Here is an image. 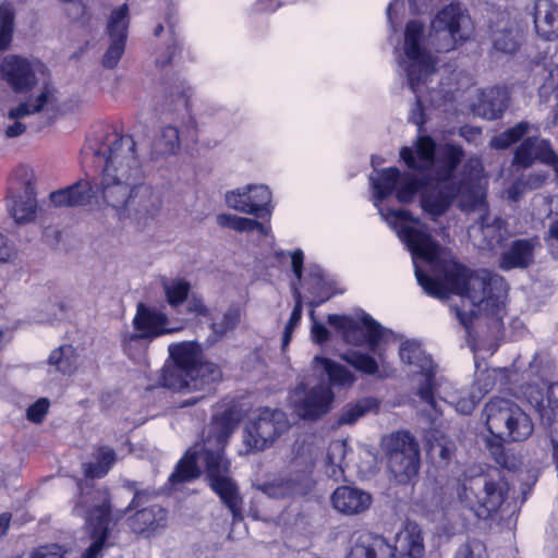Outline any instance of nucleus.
<instances>
[{
	"label": "nucleus",
	"mask_w": 558,
	"mask_h": 558,
	"mask_svg": "<svg viewBox=\"0 0 558 558\" xmlns=\"http://www.w3.org/2000/svg\"><path fill=\"white\" fill-rule=\"evenodd\" d=\"M547 407L550 412L548 415H553V421L558 416V383L548 385L546 395Z\"/></svg>",
	"instance_id": "55"
},
{
	"label": "nucleus",
	"mask_w": 558,
	"mask_h": 558,
	"mask_svg": "<svg viewBox=\"0 0 558 558\" xmlns=\"http://www.w3.org/2000/svg\"><path fill=\"white\" fill-rule=\"evenodd\" d=\"M444 146L436 147L429 136H421L416 150L403 147L401 158L411 169L427 171L422 178L413 174H400L396 168L383 170L380 177H371L376 202L384 199L395 190L401 203L413 201L417 191L423 194L430 187L438 153ZM380 216L396 231L400 240L412 254L415 276L424 291L438 299H447L451 293L462 299L463 307L453 306L460 323L468 328L472 318L478 314H493L504 303L508 286L505 279L487 270L472 271L452 259H440L439 245L432 239L425 225L413 218L408 210L384 209L375 204Z\"/></svg>",
	"instance_id": "1"
},
{
	"label": "nucleus",
	"mask_w": 558,
	"mask_h": 558,
	"mask_svg": "<svg viewBox=\"0 0 558 558\" xmlns=\"http://www.w3.org/2000/svg\"><path fill=\"white\" fill-rule=\"evenodd\" d=\"M8 120L12 121V123L8 124L4 129V134L9 138H14L23 135L26 131V124L23 122L24 118H10L9 113L7 114Z\"/></svg>",
	"instance_id": "54"
},
{
	"label": "nucleus",
	"mask_w": 558,
	"mask_h": 558,
	"mask_svg": "<svg viewBox=\"0 0 558 558\" xmlns=\"http://www.w3.org/2000/svg\"><path fill=\"white\" fill-rule=\"evenodd\" d=\"M14 252L8 239L0 233V263H8L13 257Z\"/></svg>",
	"instance_id": "56"
},
{
	"label": "nucleus",
	"mask_w": 558,
	"mask_h": 558,
	"mask_svg": "<svg viewBox=\"0 0 558 558\" xmlns=\"http://www.w3.org/2000/svg\"><path fill=\"white\" fill-rule=\"evenodd\" d=\"M302 317V302L300 298H298L295 305L292 310L290 318L284 327L283 336H282V350H284L291 341L292 333L294 328L299 324Z\"/></svg>",
	"instance_id": "49"
},
{
	"label": "nucleus",
	"mask_w": 558,
	"mask_h": 558,
	"mask_svg": "<svg viewBox=\"0 0 558 558\" xmlns=\"http://www.w3.org/2000/svg\"><path fill=\"white\" fill-rule=\"evenodd\" d=\"M547 389L548 385L544 381L539 384H529L524 388L523 393L527 402L537 411L541 417L546 422L551 423L553 415H548V412L550 411L548 410L546 401Z\"/></svg>",
	"instance_id": "36"
},
{
	"label": "nucleus",
	"mask_w": 558,
	"mask_h": 558,
	"mask_svg": "<svg viewBox=\"0 0 558 558\" xmlns=\"http://www.w3.org/2000/svg\"><path fill=\"white\" fill-rule=\"evenodd\" d=\"M49 408L47 399H39L27 409V418L34 423H40L45 418Z\"/></svg>",
	"instance_id": "50"
},
{
	"label": "nucleus",
	"mask_w": 558,
	"mask_h": 558,
	"mask_svg": "<svg viewBox=\"0 0 558 558\" xmlns=\"http://www.w3.org/2000/svg\"><path fill=\"white\" fill-rule=\"evenodd\" d=\"M425 376V381L418 388V395L427 404H435L433 387H434V376L435 368H432V374H423Z\"/></svg>",
	"instance_id": "51"
},
{
	"label": "nucleus",
	"mask_w": 558,
	"mask_h": 558,
	"mask_svg": "<svg viewBox=\"0 0 558 558\" xmlns=\"http://www.w3.org/2000/svg\"><path fill=\"white\" fill-rule=\"evenodd\" d=\"M399 354L404 363L413 367V373L430 375L432 368H435L432 359L414 341L402 342Z\"/></svg>",
	"instance_id": "30"
},
{
	"label": "nucleus",
	"mask_w": 558,
	"mask_h": 558,
	"mask_svg": "<svg viewBox=\"0 0 558 558\" xmlns=\"http://www.w3.org/2000/svg\"><path fill=\"white\" fill-rule=\"evenodd\" d=\"M486 547L480 539H468L456 553L454 558H486Z\"/></svg>",
	"instance_id": "48"
},
{
	"label": "nucleus",
	"mask_w": 558,
	"mask_h": 558,
	"mask_svg": "<svg viewBox=\"0 0 558 558\" xmlns=\"http://www.w3.org/2000/svg\"><path fill=\"white\" fill-rule=\"evenodd\" d=\"M536 161L551 166L556 171L558 155L548 140L536 135L527 136L517 148L513 156V165L524 169L533 166Z\"/></svg>",
	"instance_id": "19"
},
{
	"label": "nucleus",
	"mask_w": 558,
	"mask_h": 558,
	"mask_svg": "<svg viewBox=\"0 0 558 558\" xmlns=\"http://www.w3.org/2000/svg\"><path fill=\"white\" fill-rule=\"evenodd\" d=\"M77 352L71 344L54 349L48 359V364L63 375H72L77 368Z\"/></svg>",
	"instance_id": "34"
},
{
	"label": "nucleus",
	"mask_w": 558,
	"mask_h": 558,
	"mask_svg": "<svg viewBox=\"0 0 558 558\" xmlns=\"http://www.w3.org/2000/svg\"><path fill=\"white\" fill-rule=\"evenodd\" d=\"M490 453L495 460V462L505 469L514 468V462L508 457L505 451V448L500 444L490 445Z\"/></svg>",
	"instance_id": "52"
},
{
	"label": "nucleus",
	"mask_w": 558,
	"mask_h": 558,
	"mask_svg": "<svg viewBox=\"0 0 558 558\" xmlns=\"http://www.w3.org/2000/svg\"><path fill=\"white\" fill-rule=\"evenodd\" d=\"M271 193L265 185H247L243 190L231 191L226 194L229 207L245 214L263 217L268 214Z\"/></svg>",
	"instance_id": "18"
},
{
	"label": "nucleus",
	"mask_w": 558,
	"mask_h": 558,
	"mask_svg": "<svg viewBox=\"0 0 558 558\" xmlns=\"http://www.w3.org/2000/svg\"><path fill=\"white\" fill-rule=\"evenodd\" d=\"M335 509L344 514H359L366 511L372 504V496L360 488L338 487L331 497Z\"/></svg>",
	"instance_id": "25"
},
{
	"label": "nucleus",
	"mask_w": 558,
	"mask_h": 558,
	"mask_svg": "<svg viewBox=\"0 0 558 558\" xmlns=\"http://www.w3.org/2000/svg\"><path fill=\"white\" fill-rule=\"evenodd\" d=\"M483 416L488 432L501 440L523 441L534 430L531 417L507 398L490 399L484 407Z\"/></svg>",
	"instance_id": "8"
},
{
	"label": "nucleus",
	"mask_w": 558,
	"mask_h": 558,
	"mask_svg": "<svg viewBox=\"0 0 558 558\" xmlns=\"http://www.w3.org/2000/svg\"><path fill=\"white\" fill-rule=\"evenodd\" d=\"M167 301L171 306L182 304L190 292V283L185 280H171L163 284Z\"/></svg>",
	"instance_id": "44"
},
{
	"label": "nucleus",
	"mask_w": 558,
	"mask_h": 558,
	"mask_svg": "<svg viewBox=\"0 0 558 558\" xmlns=\"http://www.w3.org/2000/svg\"><path fill=\"white\" fill-rule=\"evenodd\" d=\"M333 398L332 390L325 383L313 387L300 383L291 393L290 400L298 416L316 421L331 410Z\"/></svg>",
	"instance_id": "13"
},
{
	"label": "nucleus",
	"mask_w": 558,
	"mask_h": 558,
	"mask_svg": "<svg viewBox=\"0 0 558 558\" xmlns=\"http://www.w3.org/2000/svg\"><path fill=\"white\" fill-rule=\"evenodd\" d=\"M392 549L395 557L424 558L425 544L422 527L415 522L408 521L404 527L397 533Z\"/></svg>",
	"instance_id": "21"
},
{
	"label": "nucleus",
	"mask_w": 558,
	"mask_h": 558,
	"mask_svg": "<svg viewBox=\"0 0 558 558\" xmlns=\"http://www.w3.org/2000/svg\"><path fill=\"white\" fill-rule=\"evenodd\" d=\"M58 111V92L53 86L45 83L24 101L10 108L9 117L26 118L33 114H41L50 122L56 118Z\"/></svg>",
	"instance_id": "15"
},
{
	"label": "nucleus",
	"mask_w": 558,
	"mask_h": 558,
	"mask_svg": "<svg viewBox=\"0 0 558 558\" xmlns=\"http://www.w3.org/2000/svg\"><path fill=\"white\" fill-rule=\"evenodd\" d=\"M506 107V94L500 89L492 88L482 94L478 102L474 106V111L487 120H495L501 117Z\"/></svg>",
	"instance_id": "28"
},
{
	"label": "nucleus",
	"mask_w": 558,
	"mask_h": 558,
	"mask_svg": "<svg viewBox=\"0 0 558 558\" xmlns=\"http://www.w3.org/2000/svg\"><path fill=\"white\" fill-rule=\"evenodd\" d=\"M547 179V175L544 174V173H536V174H531L529 175V178L526 179V182L525 184L530 187V189H537L539 186L543 185V183L546 181Z\"/></svg>",
	"instance_id": "60"
},
{
	"label": "nucleus",
	"mask_w": 558,
	"mask_h": 558,
	"mask_svg": "<svg viewBox=\"0 0 558 558\" xmlns=\"http://www.w3.org/2000/svg\"><path fill=\"white\" fill-rule=\"evenodd\" d=\"M546 240L558 242V217L549 223Z\"/></svg>",
	"instance_id": "62"
},
{
	"label": "nucleus",
	"mask_w": 558,
	"mask_h": 558,
	"mask_svg": "<svg viewBox=\"0 0 558 558\" xmlns=\"http://www.w3.org/2000/svg\"><path fill=\"white\" fill-rule=\"evenodd\" d=\"M521 39V31L517 24L506 22L502 27L494 31V47L505 53H513L517 51Z\"/></svg>",
	"instance_id": "33"
},
{
	"label": "nucleus",
	"mask_w": 558,
	"mask_h": 558,
	"mask_svg": "<svg viewBox=\"0 0 558 558\" xmlns=\"http://www.w3.org/2000/svg\"><path fill=\"white\" fill-rule=\"evenodd\" d=\"M110 39L111 44L102 57V65L107 69H113L118 65L125 49V39L121 37Z\"/></svg>",
	"instance_id": "47"
},
{
	"label": "nucleus",
	"mask_w": 558,
	"mask_h": 558,
	"mask_svg": "<svg viewBox=\"0 0 558 558\" xmlns=\"http://www.w3.org/2000/svg\"><path fill=\"white\" fill-rule=\"evenodd\" d=\"M235 427L236 422L231 414L225 413L215 417L209 426L208 435L204 439L202 451L187 452L169 477L172 484L196 478L199 475L197 468V461L199 460L204 465L209 487L230 510L233 522L243 519V499L238 484L231 476V463L225 456L223 449Z\"/></svg>",
	"instance_id": "5"
},
{
	"label": "nucleus",
	"mask_w": 558,
	"mask_h": 558,
	"mask_svg": "<svg viewBox=\"0 0 558 558\" xmlns=\"http://www.w3.org/2000/svg\"><path fill=\"white\" fill-rule=\"evenodd\" d=\"M381 449L389 477L398 484H407L420 469V447L408 432H396L383 437Z\"/></svg>",
	"instance_id": "9"
},
{
	"label": "nucleus",
	"mask_w": 558,
	"mask_h": 558,
	"mask_svg": "<svg viewBox=\"0 0 558 558\" xmlns=\"http://www.w3.org/2000/svg\"><path fill=\"white\" fill-rule=\"evenodd\" d=\"M495 386V372L482 371L477 373L476 379L472 386L471 397L469 400H461L457 407L464 414L471 413L480 400L489 392Z\"/></svg>",
	"instance_id": "29"
},
{
	"label": "nucleus",
	"mask_w": 558,
	"mask_h": 558,
	"mask_svg": "<svg viewBox=\"0 0 558 558\" xmlns=\"http://www.w3.org/2000/svg\"><path fill=\"white\" fill-rule=\"evenodd\" d=\"M29 558H64V553L58 545L41 546L35 549Z\"/></svg>",
	"instance_id": "53"
},
{
	"label": "nucleus",
	"mask_w": 558,
	"mask_h": 558,
	"mask_svg": "<svg viewBox=\"0 0 558 558\" xmlns=\"http://www.w3.org/2000/svg\"><path fill=\"white\" fill-rule=\"evenodd\" d=\"M2 77L15 93L32 90L39 83V74H44V65L17 56L4 58L0 65Z\"/></svg>",
	"instance_id": "14"
},
{
	"label": "nucleus",
	"mask_w": 558,
	"mask_h": 558,
	"mask_svg": "<svg viewBox=\"0 0 558 558\" xmlns=\"http://www.w3.org/2000/svg\"><path fill=\"white\" fill-rule=\"evenodd\" d=\"M173 364L161 371L160 384L169 389L211 390V385L222 378L218 365L204 359L201 347L195 342H182L169 347Z\"/></svg>",
	"instance_id": "6"
},
{
	"label": "nucleus",
	"mask_w": 558,
	"mask_h": 558,
	"mask_svg": "<svg viewBox=\"0 0 558 558\" xmlns=\"http://www.w3.org/2000/svg\"><path fill=\"white\" fill-rule=\"evenodd\" d=\"M312 336L316 342L323 343L328 340L329 331L323 324L314 322L312 326Z\"/></svg>",
	"instance_id": "57"
},
{
	"label": "nucleus",
	"mask_w": 558,
	"mask_h": 558,
	"mask_svg": "<svg viewBox=\"0 0 558 558\" xmlns=\"http://www.w3.org/2000/svg\"><path fill=\"white\" fill-rule=\"evenodd\" d=\"M258 488L270 498L284 499L304 495L311 487L287 472V475L276 477Z\"/></svg>",
	"instance_id": "27"
},
{
	"label": "nucleus",
	"mask_w": 558,
	"mask_h": 558,
	"mask_svg": "<svg viewBox=\"0 0 558 558\" xmlns=\"http://www.w3.org/2000/svg\"><path fill=\"white\" fill-rule=\"evenodd\" d=\"M410 120L416 125H421L424 122L422 104L418 96H416L415 107L412 109Z\"/></svg>",
	"instance_id": "59"
},
{
	"label": "nucleus",
	"mask_w": 558,
	"mask_h": 558,
	"mask_svg": "<svg viewBox=\"0 0 558 558\" xmlns=\"http://www.w3.org/2000/svg\"><path fill=\"white\" fill-rule=\"evenodd\" d=\"M132 325L133 331L125 330L121 336V342L125 354L134 361L144 359L147 342L173 331V329L167 327L168 317L166 314L156 308L147 307L143 303L137 304Z\"/></svg>",
	"instance_id": "10"
},
{
	"label": "nucleus",
	"mask_w": 558,
	"mask_h": 558,
	"mask_svg": "<svg viewBox=\"0 0 558 558\" xmlns=\"http://www.w3.org/2000/svg\"><path fill=\"white\" fill-rule=\"evenodd\" d=\"M538 131L537 126L527 122L521 121L507 129L500 134L490 140V146L497 149H506L511 145L521 141L524 136H531Z\"/></svg>",
	"instance_id": "32"
},
{
	"label": "nucleus",
	"mask_w": 558,
	"mask_h": 558,
	"mask_svg": "<svg viewBox=\"0 0 558 558\" xmlns=\"http://www.w3.org/2000/svg\"><path fill=\"white\" fill-rule=\"evenodd\" d=\"M328 323L342 332L348 342L357 341L354 333L360 329L365 330L368 343L374 347L381 338L383 329L369 315L364 314L360 320L350 316L331 314L328 316Z\"/></svg>",
	"instance_id": "20"
},
{
	"label": "nucleus",
	"mask_w": 558,
	"mask_h": 558,
	"mask_svg": "<svg viewBox=\"0 0 558 558\" xmlns=\"http://www.w3.org/2000/svg\"><path fill=\"white\" fill-rule=\"evenodd\" d=\"M180 145L179 131L177 128L168 125L165 126L159 137L156 141V148L161 154H172Z\"/></svg>",
	"instance_id": "45"
},
{
	"label": "nucleus",
	"mask_w": 558,
	"mask_h": 558,
	"mask_svg": "<svg viewBox=\"0 0 558 558\" xmlns=\"http://www.w3.org/2000/svg\"><path fill=\"white\" fill-rule=\"evenodd\" d=\"M130 529L138 535L150 536L168 524L167 511L158 505L136 511L128 519Z\"/></svg>",
	"instance_id": "23"
},
{
	"label": "nucleus",
	"mask_w": 558,
	"mask_h": 558,
	"mask_svg": "<svg viewBox=\"0 0 558 558\" xmlns=\"http://www.w3.org/2000/svg\"><path fill=\"white\" fill-rule=\"evenodd\" d=\"M129 26V8L126 4H122L114 9L107 24V31L110 38L121 37L126 39V32Z\"/></svg>",
	"instance_id": "42"
},
{
	"label": "nucleus",
	"mask_w": 558,
	"mask_h": 558,
	"mask_svg": "<svg viewBox=\"0 0 558 558\" xmlns=\"http://www.w3.org/2000/svg\"><path fill=\"white\" fill-rule=\"evenodd\" d=\"M10 523V515L7 513H3L0 515V537L5 533V531L9 527Z\"/></svg>",
	"instance_id": "64"
},
{
	"label": "nucleus",
	"mask_w": 558,
	"mask_h": 558,
	"mask_svg": "<svg viewBox=\"0 0 558 558\" xmlns=\"http://www.w3.org/2000/svg\"><path fill=\"white\" fill-rule=\"evenodd\" d=\"M531 14L536 33L546 40L558 37V4L551 0H535Z\"/></svg>",
	"instance_id": "24"
},
{
	"label": "nucleus",
	"mask_w": 558,
	"mask_h": 558,
	"mask_svg": "<svg viewBox=\"0 0 558 558\" xmlns=\"http://www.w3.org/2000/svg\"><path fill=\"white\" fill-rule=\"evenodd\" d=\"M109 498L102 490H88L82 495L80 504L74 508L77 514L85 517L92 526V543L80 558H101L109 536Z\"/></svg>",
	"instance_id": "12"
},
{
	"label": "nucleus",
	"mask_w": 558,
	"mask_h": 558,
	"mask_svg": "<svg viewBox=\"0 0 558 558\" xmlns=\"http://www.w3.org/2000/svg\"><path fill=\"white\" fill-rule=\"evenodd\" d=\"M462 483L459 497L478 519H488L496 513L506 500L509 486L499 471L473 472L482 470L471 466Z\"/></svg>",
	"instance_id": "7"
},
{
	"label": "nucleus",
	"mask_w": 558,
	"mask_h": 558,
	"mask_svg": "<svg viewBox=\"0 0 558 558\" xmlns=\"http://www.w3.org/2000/svg\"><path fill=\"white\" fill-rule=\"evenodd\" d=\"M189 311L195 314L207 315L208 310L198 299H192L189 301Z\"/></svg>",
	"instance_id": "61"
},
{
	"label": "nucleus",
	"mask_w": 558,
	"mask_h": 558,
	"mask_svg": "<svg viewBox=\"0 0 558 558\" xmlns=\"http://www.w3.org/2000/svg\"><path fill=\"white\" fill-rule=\"evenodd\" d=\"M242 317V308L239 305H232L222 314L219 322H213L210 325L211 336L209 340L217 342L228 332L234 330Z\"/></svg>",
	"instance_id": "35"
},
{
	"label": "nucleus",
	"mask_w": 558,
	"mask_h": 558,
	"mask_svg": "<svg viewBox=\"0 0 558 558\" xmlns=\"http://www.w3.org/2000/svg\"><path fill=\"white\" fill-rule=\"evenodd\" d=\"M313 363L316 368H322L328 375L332 385L350 386L354 381V376L344 366L328 359L315 356Z\"/></svg>",
	"instance_id": "37"
},
{
	"label": "nucleus",
	"mask_w": 558,
	"mask_h": 558,
	"mask_svg": "<svg viewBox=\"0 0 558 558\" xmlns=\"http://www.w3.org/2000/svg\"><path fill=\"white\" fill-rule=\"evenodd\" d=\"M292 269L298 279L302 276L303 252L298 250L291 255Z\"/></svg>",
	"instance_id": "58"
},
{
	"label": "nucleus",
	"mask_w": 558,
	"mask_h": 558,
	"mask_svg": "<svg viewBox=\"0 0 558 558\" xmlns=\"http://www.w3.org/2000/svg\"><path fill=\"white\" fill-rule=\"evenodd\" d=\"M463 158V151L456 145L446 144L438 153L430 187L423 194L422 208L433 219L444 215L458 197L462 211L478 215L477 225L469 229L473 244L481 250H490L506 236L507 225L500 217L488 216V206L484 187L458 179L457 166Z\"/></svg>",
	"instance_id": "3"
},
{
	"label": "nucleus",
	"mask_w": 558,
	"mask_h": 558,
	"mask_svg": "<svg viewBox=\"0 0 558 558\" xmlns=\"http://www.w3.org/2000/svg\"><path fill=\"white\" fill-rule=\"evenodd\" d=\"M472 21L458 4L441 9L430 24L428 37H424V25L417 21L407 24L404 33V68L409 85L417 94L418 85L425 83L435 72V59L427 50L433 47L437 52H447L466 40L472 34Z\"/></svg>",
	"instance_id": "4"
},
{
	"label": "nucleus",
	"mask_w": 558,
	"mask_h": 558,
	"mask_svg": "<svg viewBox=\"0 0 558 558\" xmlns=\"http://www.w3.org/2000/svg\"><path fill=\"white\" fill-rule=\"evenodd\" d=\"M347 558H395L392 544L381 535L361 533L353 539Z\"/></svg>",
	"instance_id": "22"
},
{
	"label": "nucleus",
	"mask_w": 558,
	"mask_h": 558,
	"mask_svg": "<svg viewBox=\"0 0 558 558\" xmlns=\"http://www.w3.org/2000/svg\"><path fill=\"white\" fill-rule=\"evenodd\" d=\"M410 1V4L411 7L416 11V12H421L423 9L427 8L428 7V3L432 1V0H409Z\"/></svg>",
	"instance_id": "63"
},
{
	"label": "nucleus",
	"mask_w": 558,
	"mask_h": 558,
	"mask_svg": "<svg viewBox=\"0 0 558 558\" xmlns=\"http://www.w3.org/2000/svg\"><path fill=\"white\" fill-rule=\"evenodd\" d=\"M348 453L345 440L337 439L330 442L327 450L326 474L336 482L344 480V460Z\"/></svg>",
	"instance_id": "31"
},
{
	"label": "nucleus",
	"mask_w": 558,
	"mask_h": 558,
	"mask_svg": "<svg viewBox=\"0 0 558 558\" xmlns=\"http://www.w3.org/2000/svg\"><path fill=\"white\" fill-rule=\"evenodd\" d=\"M454 449V444L451 440L442 438L430 441L427 452L438 464L446 465L451 460Z\"/></svg>",
	"instance_id": "43"
},
{
	"label": "nucleus",
	"mask_w": 558,
	"mask_h": 558,
	"mask_svg": "<svg viewBox=\"0 0 558 558\" xmlns=\"http://www.w3.org/2000/svg\"><path fill=\"white\" fill-rule=\"evenodd\" d=\"M542 248L539 238H520L511 241L501 252L498 266L505 271L526 269L535 264L536 255Z\"/></svg>",
	"instance_id": "17"
},
{
	"label": "nucleus",
	"mask_w": 558,
	"mask_h": 558,
	"mask_svg": "<svg viewBox=\"0 0 558 558\" xmlns=\"http://www.w3.org/2000/svg\"><path fill=\"white\" fill-rule=\"evenodd\" d=\"M104 154L106 163L95 186L80 180L52 192L51 202L58 207L85 206L95 199L100 209L123 226L146 228L158 216L162 202L150 185L141 183L143 171L133 137L111 133Z\"/></svg>",
	"instance_id": "2"
},
{
	"label": "nucleus",
	"mask_w": 558,
	"mask_h": 558,
	"mask_svg": "<svg viewBox=\"0 0 558 558\" xmlns=\"http://www.w3.org/2000/svg\"><path fill=\"white\" fill-rule=\"evenodd\" d=\"M344 360L356 369L366 374H375L377 372L376 361L367 355L360 352H351L344 355Z\"/></svg>",
	"instance_id": "46"
},
{
	"label": "nucleus",
	"mask_w": 558,
	"mask_h": 558,
	"mask_svg": "<svg viewBox=\"0 0 558 558\" xmlns=\"http://www.w3.org/2000/svg\"><path fill=\"white\" fill-rule=\"evenodd\" d=\"M318 456L319 447L314 440L298 438L287 454V472L311 487V476Z\"/></svg>",
	"instance_id": "16"
},
{
	"label": "nucleus",
	"mask_w": 558,
	"mask_h": 558,
	"mask_svg": "<svg viewBox=\"0 0 558 558\" xmlns=\"http://www.w3.org/2000/svg\"><path fill=\"white\" fill-rule=\"evenodd\" d=\"M97 462L84 463L83 471L87 477L105 476L116 461V452L109 447H100L96 454Z\"/></svg>",
	"instance_id": "39"
},
{
	"label": "nucleus",
	"mask_w": 558,
	"mask_h": 558,
	"mask_svg": "<svg viewBox=\"0 0 558 558\" xmlns=\"http://www.w3.org/2000/svg\"><path fill=\"white\" fill-rule=\"evenodd\" d=\"M26 182L24 193L8 204L10 216L19 225L27 223L35 217L37 201L35 198V190L32 183V174L26 173Z\"/></svg>",
	"instance_id": "26"
},
{
	"label": "nucleus",
	"mask_w": 558,
	"mask_h": 558,
	"mask_svg": "<svg viewBox=\"0 0 558 558\" xmlns=\"http://www.w3.org/2000/svg\"><path fill=\"white\" fill-rule=\"evenodd\" d=\"M378 408L376 399L365 398L357 400L354 403H349L343 408L338 417L339 425H352L366 413L372 412Z\"/></svg>",
	"instance_id": "38"
},
{
	"label": "nucleus",
	"mask_w": 558,
	"mask_h": 558,
	"mask_svg": "<svg viewBox=\"0 0 558 558\" xmlns=\"http://www.w3.org/2000/svg\"><path fill=\"white\" fill-rule=\"evenodd\" d=\"M14 8L9 1L0 2V51L5 50L12 39Z\"/></svg>",
	"instance_id": "40"
},
{
	"label": "nucleus",
	"mask_w": 558,
	"mask_h": 558,
	"mask_svg": "<svg viewBox=\"0 0 558 558\" xmlns=\"http://www.w3.org/2000/svg\"><path fill=\"white\" fill-rule=\"evenodd\" d=\"M219 226L230 228L239 232L258 230L260 233H266L263 223L257 220L239 217L235 215L221 214L217 217Z\"/></svg>",
	"instance_id": "41"
},
{
	"label": "nucleus",
	"mask_w": 558,
	"mask_h": 558,
	"mask_svg": "<svg viewBox=\"0 0 558 558\" xmlns=\"http://www.w3.org/2000/svg\"><path fill=\"white\" fill-rule=\"evenodd\" d=\"M291 427L287 414L279 409L260 408L245 423L242 441L245 453L259 452L274 442Z\"/></svg>",
	"instance_id": "11"
}]
</instances>
